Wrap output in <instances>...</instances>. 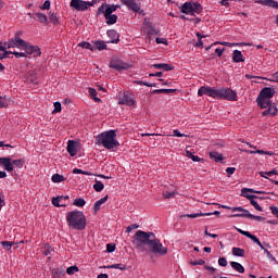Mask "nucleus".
Here are the masks:
<instances>
[{"label":"nucleus","mask_w":278,"mask_h":278,"mask_svg":"<svg viewBox=\"0 0 278 278\" xmlns=\"http://www.w3.org/2000/svg\"><path fill=\"white\" fill-rule=\"evenodd\" d=\"M132 244L140 253H153L154 255H166L168 249L165 248L155 233L144 230H138L134 235Z\"/></svg>","instance_id":"nucleus-1"},{"label":"nucleus","mask_w":278,"mask_h":278,"mask_svg":"<svg viewBox=\"0 0 278 278\" xmlns=\"http://www.w3.org/2000/svg\"><path fill=\"white\" fill-rule=\"evenodd\" d=\"M203 94L220 101H238V93H236L231 88L202 86L198 90V97H203Z\"/></svg>","instance_id":"nucleus-2"},{"label":"nucleus","mask_w":278,"mask_h":278,"mask_svg":"<svg viewBox=\"0 0 278 278\" xmlns=\"http://www.w3.org/2000/svg\"><path fill=\"white\" fill-rule=\"evenodd\" d=\"M96 144L99 147H104V149H108L109 151L118 149V147H121V143L116 139V130H108L98 135L96 137Z\"/></svg>","instance_id":"nucleus-3"},{"label":"nucleus","mask_w":278,"mask_h":278,"mask_svg":"<svg viewBox=\"0 0 278 278\" xmlns=\"http://www.w3.org/2000/svg\"><path fill=\"white\" fill-rule=\"evenodd\" d=\"M67 226L75 231H84L87 227L86 215L81 211H71L66 214Z\"/></svg>","instance_id":"nucleus-4"},{"label":"nucleus","mask_w":278,"mask_h":278,"mask_svg":"<svg viewBox=\"0 0 278 278\" xmlns=\"http://www.w3.org/2000/svg\"><path fill=\"white\" fill-rule=\"evenodd\" d=\"M97 3H101V0H92V1H84V0H72L71 8L77 10V12H86L88 8H92L97 5Z\"/></svg>","instance_id":"nucleus-5"},{"label":"nucleus","mask_w":278,"mask_h":278,"mask_svg":"<svg viewBox=\"0 0 278 278\" xmlns=\"http://www.w3.org/2000/svg\"><path fill=\"white\" fill-rule=\"evenodd\" d=\"M121 3L123 5H126L128 10H131L132 12H136L138 14H142L144 16V10H142V3L140 0H121Z\"/></svg>","instance_id":"nucleus-6"},{"label":"nucleus","mask_w":278,"mask_h":278,"mask_svg":"<svg viewBox=\"0 0 278 278\" xmlns=\"http://www.w3.org/2000/svg\"><path fill=\"white\" fill-rule=\"evenodd\" d=\"M26 43H27V41L21 39V37H18V33H17L5 45H7L8 49H22L23 50L25 48Z\"/></svg>","instance_id":"nucleus-7"},{"label":"nucleus","mask_w":278,"mask_h":278,"mask_svg":"<svg viewBox=\"0 0 278 278\" xmlns=\"http://www.w3.org/2000/svg\"><path fill=\"white\" fill-rule=\"evenodd\" d=\"M110 68H114L115 71H129L131 68V65L128 63L124 62L121 59H112L110 62Z\"/></svg>","instance_id":"nucleus-8"},{"label":"nucleus","mask_w":278,"mask_h":278,"mask_svg":"<svg viewBox=\"0 0 278 278\" xmlns=\"http://www.w3.org/2000/svg\"><path fill=\"white\" fill-rule=\"evenodd\" d=\"M23 51H25L27 58H29V55H34V58H38L39 55L42 54V52H40V48H38V46H31L29 43H25Z\"/></svg>","instance_id":"nucleus-9"},{"label":"nucleus","mask_w":278,"mask_h":278,"mask_svg":"<svg viewBox=\"0 0 278 278\" xmlns=\"http://www.w3.org/2000/svg\"><path fill=\"white\" fill-rule=\"evenodd\" d=\"M0 166H2L7 173H12V170H14L11 157H0Z\"/></svg>","instance_id":"nucleus-10"},{"label":"nucleus","mask_w":278,"mask_h":278,"mask_svg":"<svg viewBox=\"0 0 278 278\" xmlns=\"http://www.w3.org/2000/svg\"><path fill=\"white\" fill-rule=\"evenodd\" d=\"M26 83L31 86H38V74L34 71H29L26 76Z\"/></svg>","instance_id":"nucleus-11"},{"label":"nucleus","mask_w":278,"mask_h":278,"mask_svg":"<svg viewBox=\"0 0 278 278\" xmlns=\"http://www.w3.org/2000/svg\"><path fill=\"white\" fill-rule=\"evenodd\" d=\"M257 105H260L261 110H266L268 105H273V102H270V98H264L258 96L256 99Z\"/></svg>","instance_id":"nucleus-12"},{"label":"nucleus","mask_w":278,"mask_h":278,"mask_svg":"<svg viewBox=\"0 0 278 278\" xmlns=\"http://www.w3.org/2000/svg\"><path fill=\"white\" fill-rule=\"evenodd\" d=\"M103 14L105 16H111L113 14L112 9L110 8V4L103 3L97 11V15Z\"/></svg>","instance_id":"nucleus-13"},{"label":"nucleus","mask_w":278,"mask_h":278,"mask_svg":"<svg viewBox=\"0 0 278 278\" xmlns=\"http://www.w3.org/2000/svg\"><path fill=\"white\" fill-rule=\"evenodd\" d=\"M119 104L128 105L129 108H131V105H136V100H134V98H131V96H129V94H124L119 99Z\"/></svg>","instance_id":"nucleus-14"},{"label":"nucleus","mask_w":278,"mask_h":278,"mask_svg":"<svg viewBox=\"0 0 278 278\" xmlns=\"http://www.w3.org/2000/svg\"><path fill=\"white\" fill-rule=\"evenodd\" d=\"M258 97H263L265 99H273V97H275V89L270 87H265L261 90Z\"/></svg>","instance_id":"nucleus-15"},{"label":"nucleus","mask_w":278,"mask_h":278,"mask_svg":"<svg viewBox=\"0 0 278 278\" xmlns=\"http://www.w3.org/2000/svg\"><path fill=\"white\" fill-rule=\"evenodd\" d=\"M151 68H156V71H175V66L168 64V63H157L151 65Z\"/></svg>","instance_id":"nucleus-16"},{"label":"nucleus","mask_w":278,"mask_h":278,"mask_svg":"<svg viewBox=\"0 0 278 278\" xmlns=\"http://www.w3.org/2000/svg\"><path fill=\"white\" fill-rule=\"evenodd\" d=\"M187 218H200V216H220L219 211H215L213 213H192L185 215Z\"/></svg>","instance_id":"nucleus-17"},{"label":"nucleus","mask_w":278,"mask_h":278,"mask_svg":"<svg viewBox=\"0 0 278 278\" xmlns=\"http://www.w3.org/2000/svg\"><path fill=\"white\" fill-rule=\"evenodd\" d=\"M277 105L269 104L265 111H263L262 116H277Z\"/></svg>","instance_id":"nucleus-18"},{"label":"nucleus","mask_w":278,"mask_h":278,"mask_svg":"<svg viewBox=\"0 0 278 278\" xmlns=\"http://www.w3.org/2000/svg\"><path fill=\"white\" fill-rule=\"evenodd\" d=\"M106 35L109 38H111V40H109L108 42L112 45H118L119 42L118 33L115 29L108 30Z\"/></svg>","instance_id":"nucleus-19"},{"label":"nucleus","mask_w":278,"mask_h":278,"mask_svg":"<svg viewBox=\"0 0 278 278\" xmlns=\"http://www.w3.org/2000/svg\"><path fill=\"white\" fill-rule=\"evenodd\" d=\"M247 199L250 201L251 205L254 207V210H257V212H262V206L255 201V199L264 200V198H260L257 195H247Z\"/></svg>","instance_id":"nucleus-20"},{"label":"nucleus","mask_w":278,"mask_h":278,"mask_svg":"<svg viewBox=\"0 0 278 278\" xmlns=\"http://www.w3.org/2000/svg\"><path fill=\"white\" fill-rule=\"evenodd\" d=\"M232 62H235V64H239V62H244V55L242 54V51L235 50L232 52Z\"/></svg>","instance_id":"nucleus-21"},{"label":"nucleus","mask_w":278,"mask_h":278,"mask_svg":"<svg viewBox=\"0 0 278 278\" xmlns=\"http://www.w3.org/2000/svg\"><path fill=\"white\" fill-rule=\"evenodd\" d=\"M67 153H70L71 157H75V155H77V149L75 148L74 140H70L67 142Z\"/></svg>","instance_id":"nucleus-22"},{"label":"nucleus","mask_w":278,"mask_h":278,"mask_svg":"<svg viewBox=\"0 0 278 278\" xmlns=\"http://www.w3.org/2000/svg\"><path fill=\"white\" fill-rule=\"evenodd\" d=\"M181 12L182 14H189L190 16H192V2H185L181 5Z\"/></svg>","instance_id":"nucleus-23"},{"label":"nucleus","mask_w":278,"mask_h":278,"mask_svg":"<svg viewBox=\"0 0 278 278\" xmlns=\"http://www.w3.org/2000/svg\"><path fill=\"white\" fill-rule=\"evenodd\" d=\"M108 199L109 197L105 195L104 198H101L100 200H98L94 205H93V211L97 214V212H99V210H101V206L103 205V203H108Z\"/></svg>","instance_id":"nucleus-24"},{"label":"nucleus","mask_w":278,"mask_h":278,"mask_svg":"<svg viewBox=\"0 0 278 278\" xmlns=\"http://www.w3.org/2000/svg\"><path fill=\"white\" fill-rule=\"evenodd\" d=\"M256 3L268 5L269 8H278V2L275 0H254Z\"/></svg>","instance_id":"nucleus-25"},{"label":"nucleus","mask_w":278,"mask_h":278,"mask_svg":"<svg viewBox=\"0 0 278 278\" xmlns=\"http://www.w3.org/2000/svg\"><path fill=\"white\" fill-rule=\"evenodd\" d=\"M173 92H177V89H154L152 94H173Z\"/></svg>","instance_id":"nucleus-26"},{"label":"nucleus","mask_w":278,"mask_h":278,"mask_svg":"<svg viewBox=\"0 0 278 278\" xmlns=\"http://www.w3.org/2000/svg\"><path fill=\"white\" fill-rule=\"evenodd\" d=\"M186 157H189V160H192V162H202V164L205 162L204 159L193 155L190 150H186Z\"/></svg>","instance_id":"nucleus-27"},{"label":"nucleus","mask_w":278,"mask_h":278,"mask_svg":"<svg viewBox=\"0 0 278 278\" xmlns=\"http://www.w3.org/2000/svg\"><path fill=\"white\" fill-rule=\"evenodd\" d=\"M230 266L233 268V270H237V273L244 274V266L238 262H230Z\"/></svg>","instance_id":"nucleus-28"},{"label":"nucleus","mask_w":278,"mask_h":278,"mask_svg":"<svg viewBox=\"0 0 278 278\" xmlns=\"http://www.w3.org/2000/svg\"><path fill=\"white\" fill-rule=\"evenodd\" d=\"M201 12H203V7H201V3L192 2V16H194V14H201Z\"/></svg>","instance_id":"nucleus-29"},{"label":"nucleus","mask_w":278,"mask_h":278,"mask_svg":"<svg viewBox=\"0 0 278 278\" xmlns=\"http://www.w3.org/2000/svg\"><path fill=\"white\" fill-rule=\"evenodd\" d=\"M208 155L214 162H223L224 160L223 155L216 151L210 152Z\"/></svg>","instance_id":"nucleus-30"},{"label":"nucleus","mask_w":278,"mask_h":278,"mask_svg":"<svg viewBox=\"0 0 278 278\" xmlns=\"http://www.w3.org/2000/svg\"><path fill=\"white\" fill-rule=\"evenodd\" d=\"M51 181H53V184H62V181H66V178L63 175L54 174L51 177Z\"/></svg>","instance_id":"nucleus-31"},{"label":"nucleus","mask_w":278,"mask_h":278,"mask_svg":"<svg viewBox=\"0 0 278 278\" xmlns=\"http://www.w3.org/2000/svg\"><path fill=\"white\" fill-rule=\"evenodd\" d=\"M251 215H252L251 212L244 208L242 213L231 215L230 218H249V216Z\"/></svg>","instance_id":"nucleus-32"},{"label":"nucleus","mask_w":278,"mask_h":278,"mask_svg":"<svg viewBox=\"0 0 278 278\" xmlns=\"http://www.w3.org/2000/svg\"><path fill=\"white\" fill-rule=\"evenodd\" d=\"M94 48L98 49V51H103L108 49V45H105V41L103 40H98L93 42Z\"/></svg>","instance_id":"nucleus-33"},{"label":"nucleus","mask_w":278,"mask_h":278,"mask_svg":"<svg viewBox=\"0 0 278 278\" xmlns=\"http://www.w3.org/2000/svg\"><path fill=\"white\" fill-rule=\"evenodd\" d=\"M104 18L106 20V25H115L116 21H118V16H116V14L104 16Z\"/></svg>","instance_id":"nucleus-34"},{"label":"nucleus","mask_w":278,"mask_h":278,"mask_svg":"<svg viewBox=\"0 0 278 278\" xmlns=\"http://www.w3.org/2000/svg\"><path fill=\"white\" fill-rule=\"evenodd\" d=\"M232 255H235L236 257H244V249L232 248Z\"/></svg>","instance_id":"nucleus-35"},{"label":"nucleus","mask_w":278,"mask_h":278,"mask_svg":"<svg viewBox=\"0 0 278 278\" xmlns=\"http://www.w3.org/2000/svg\"><path fill=\"white\" fill-rule=\"evenodd\" d=\"M62 203V198L56 197V198H52V205H54V207H66V204H60Z\"/></svg>","instance_id":"nucleus-36"},{"label":"nucleus","mask_w":278,"mask_h":278,"mask_svg":"<svg viewBox=\"0 0 278 278\" xmlns=\"http://www.w3.org/2000/svg\"><path fill=\"white\" fill-rule=\"evenodd\" d=\"M103 188H105V185H103L101 180H96V184L93 185V190H96V192H102Z\"/></svg>","instance_id":"nucleus-37"},{"label":"nucleus","mask_w":278,"mask_h":278,"mask_svg":"<svg viewBox=\"0 0 278 278\" xmlns=\"http://www.w3.org/2000/svg\"><path fill=\"white\" fill-rule=\"evenodd\" d=\"M89 94L96 101V103H101V99L97 98V89L94 88H89Z\"/></svg>","instance_id":"nucleus-38"},{"label":"nucleus","mask_w":278,"mask_h":278,"mask_svg":"<svg viewBox=\"0 0 278 278\" xmlns=\"http://www.w3.org/2000/svg\"><path fill=\"white\" fill-rule=\"evenodd\" d=\"M35 16L38 18L39 23H47V21H49V18L47 17V14L45 13H35Z\"/></svg>","instance_id":"nucleus-39"},{"label":"nucleus","mask_w":278,"mask_h":278,"mask_svg":"<svg viewBox=\"0 0 278 278\" xmlns=\"http://www.w3.org/2000/svg\"><path fill=\"white\" fill-rule=\"evenodd\" d=\"M73 205L76 207H84V205H86V200H84V198H77L74 200Z\"/></svg>","instance_id":"nucleus-40"},{"label":"nucleus","mask_w":278,"mask_h":278,"mask_svg":"<svg viewBox=\"0 0 278 278\" xmlns=\"http://www.w3.org/2000/svg\"><path fill=\"white\" fill-rule=\"evenodd\" d=\"M243 194H247V192H252V194H266V191H257L255 189L250 188H242Z\"/></svg>","instance_id":"nucleus-41"},{"label":"nucleus","mask_w":278,"mask_h":278,"mask_svg":"<svg viewBox=\"0 0 278 278\" xmlns=\"http://www.w3.org/2000/svg\"><path fill=\"white\" fill-rule=\"evenodd\" d=\"M78 47H81V49H88L89 51H94V48L88 41H83V42L78 43Z\"/></svg>","instance_id":"nucleus-42"},{"label":"nucleus","mask_w":278,"mask_h":278,"mask_svg":"<svg viewBox=\"0 0 278 278\" xmlns=\"http://www.w3.org/2000/svg\"><path fill=\"white\" fill-rule=\"evenodd\" d=\"M248 238H250V240H252V242H254V244H257V247H260L261 249H264V245L262 244L260 239H257V237H255V235L250 233V236Z\"/></svg>","instance_id":"nucleus-43"},{"label":"nucleus","mask_w":278,"mask_h":278,"mask_svg":"<svg viewBox=\"0 0 278 278\" xmlns=\"http://www.w3.org/2000/svg\"><path fill=\"white\" fill-rule=\"evenodd\" d=\"M13 167L16 166L17 168H23L25 165V160L20 159V160H12Z\"/></svg>","instance_id":"nucleus-44"},{"label":"nucleus","mask_w":278,"mask_h":278,"mask_svg":"<svg viewBox=\"0 0 278 278\" xmlns=\"http://www.w3.org/2000/svg\"><path fill=\"white\" fill-rule=\"evenodd\" d=\"M135 84H137V86H147L148 88H155L157 86L156 84L146 83L142 80H136Z\"/></svg>","instance_id":"nucleus-45"},{"label":"nucleus","mask_w":278,"mask_h":278,"mask_svg":"<svg viewBox=\"0 0 278 278\" xmlns=\"http://www.w3.org/2000/svg\"><path fill=\"white\" fill-rule=\"evenodd\" d=\"M250 153H258V155H275V152L264 150L250 151Z\"/></svg>","instance_id":"nucleus-46"},{"label":"nucleus","mask_w":278,"mask_h":278,"mask_svg":"<svg viewBox=\"0 0 278 278\" xmlns=\"http://www.w3.org/2000/svg\"><path fill=\"white\" fill-rule=\"evenodd\" d=\"M175 194H177L175 191H163V199H175Z\"/></svg>","instance_id":"nucleus-47"},{"label":"nucleus","mask_w":278,"mask_h":278,"mask_svg":"<svg viewBox=\"0 0 278 278\" xmlns=\"http://www.w3.org/2000/svg\"><path fill=\"white\" fill-rule=\"evenodd\" d=\"M108 268H116L117 270H127V266L123 264L109 265Z\"/></svg>","instance_id":"nucleus-48"},{"label":"nucleus","mask_w":278,"mask_h":278,"mask_svg":"<svg viewBox=\"0 0 278 278\" xmlns=\"http://www.w3.org/2000/svg\"><path fill=\"white\" fill-rule=\"evenodd\" d=\"M1 245L3 247V249H5L7 251H11L12 247H14L13 242L10 241H2Z\"/></svg>","instance_id":"nucleus-49"},{"label":"nucleus","mask_w":278,"mask_h":278,"mask_svg":"<svg viewBox=\"0 0 278 278\" xmlns=\"http://www.w3.org/2000/svg\"><path fill=\"white\" fill-rule=\"evenodd\" d=\"M147 33L149 34V36H157L159 34V31L153 26H148Z\"/></svg>","instance_id":"nucleus-50"},{"label":"nucleus","mask_w":278,"mask_h":278,"mask_svg":"<svg viewBox=\"0 0 278 278\" xmlns=\"http://www.w3.org/2000/svg\"><path fill=\"white\" fill-rule=\"evenodd\" d=\"M5 207V195L3 194V191H0V212Z\"/></svg>","instance_id":"nucleus-51"},{"label":"nucleus","mask_w":278,"mask_h":278,"mask_svg":"<svg viewBox=\"0 0 278 278\" xmlns=\"http://www.w3.org/2000/svg\"><path fill=\"white\" fill-rule=\"evenodd\" d=\"M79 268L77 266H71L66 269L67 275H75V273H78Z\"/></svg>","instance_id":"nucleus-52"},{"label":"nucleus","mask_w":278,"mask_h":278,"mask_svg":"<svg viewBox=\"0 0 278 278\" xmlns=\"http://www.w3.org/2000/svg\"><path fill=\"white\" fill-rule=\"evenodd\" d=\"M116 251V244L108 243L106 244V253H114Z\"/></svg>","instance_id":"nucleus-53"},{"label":"nucleus","mask_w":278,"mask_h":278,"mask_svg":"<svg viewBox=\"0 0 278 278\" xmlns=\"http://www.w3.org/2000/svg\"><path fill=\"white\" fill-rule=\"evenodd\" d=\"M51 245L49 244V243H46L45 245H43V255H51Z\"/></svg>","instance_id":"nucleus-54"},{"label":"nucleus","mask_w":278,"mask_h":278,"mask_svg":"<svg viewBox=\"0 0 278 278\" xmlns=\"http://www.w3.org/2000/svg\"><path fill=\"white\" fill-rule=\"evenodd\" d=\"M49 18L51 23H53L54 25H58V23H60V21L58 20V15H55V13H50Z\"/></svg>","instance_id":"nucleus-55"},{"label":"nucleus","mask_w":278,"mask_h":278,"mask_svg":"<svg viewBox=\"0 0 278 278\" xmlns=\"http://www.w3.org/2000/svg\"><path fill=\"white\" fill-rule=\"evenodd\" d=\"M190 264L191 266H204L205 261L200 258L198 261H191Z\"/></svg>","instance_id":"nucleus-56"},{"label":"nucleus","mask_w":278,"mask_h":278,"mask_svg":"<svg viewBox=\"0 0 278 278\" xmlns=\"http://www.w3.org/2000/svg\"><path fill=\"white\" fill-rule=\"evenodd\" d=\"M3 53H0V62L1 60H5V58H10V55H12V51H2Z\"/></svg>","instance_id":"nucleus-57"},{"label":"nucleus","mask_w":278,"mask_h":278,"mask_svg":"<svg viewBox=\"0 0 278 278\" xmlns=\"http://www.w3.org/2000/svg\"><path fill=\"white\" fill-rule=\"evenodd\" d=\"M249 218H252V220H257L258 223H262L264 220H266V218L258 216V215H249Z\"/></svg>","instance_id":"nucleus-58"},{"label":"nucleus","mask_w":278,"mask_h":278,"mask_svg":"<svg viewBox=\"0 0 278 278\" xmlns=\"http://www.w3.org/2000/svg\"><path fill=\"white\" fill-rule=\"evenodd\" d=\"M52 277L60 278L62 277V271L58 268L51 270Z\"/></svg>","instance_id":"nucleus-59"},{"label":"nucleus","mask_w":278,"mask_h":278,"mask_svg":"<svg viewBox=\"0 0 278 278\" xmlns=\"http://www.w3.org/2000/svg\"><path fill=\"white\" fill-rule=\"evenodd\" d=\"M56 112H62V103L60 102H54L53 114H55Z\"/></svg>","instance_id":"nucleus-60"},{"label":"nucleus","mask_w":278,"mask_h":278,"mask_svg":"<svg viewBox=\"0 0 278 278\" xmlns=\"http://www.w3.org/2000/svg\"><path fill=\"white\" fill-rule=\"evenodd\" d=\"M12 55H15V58L20 59V58H27V53L26 52H12Z\"/></svg>","instance_id":"nucleus-61"},{"label":"nucleus","mask_w":278,"mask_h":278,"mask_svg":"<svg viewBox=\"0 0 278 278\" xmlns=\"http://www.w3.org/2000/svg\"><path fill=\"white\" fill-rule=\"evenodd\" d=\"M41 10H51V1L46 0L43 5L41 7Z\"/></svg>","instance_id":"nucleus-62"},{"label":"nucleus","mask_w":278,"mask_h":278,"mask_svg":"<svg viewBox=\"0 0 278 278\" xmlns=\"http://www.w3.org/2000/svg\"><path fill=\"white\" fill-rule=\"evenodd\" d=\"M218 265H219V266H223V267H226V266H227V258H225V257H219V258H218Z\"/></svg>","instance_id":"nucleus-63"},{"label":"nucleus","mask_w":278,"mask_h":278,"mask_svg":"<svg viewBox=\"0 0 278 278\" xmlns=\"http://www.w3.org/2000/svg\"><path fill=\"white\" fill-rule=\"evenodd\" d=\"M271 214L278 218V207L277 206H270L269 207Z\"/></svg>","instance_id":"nucleus-64"}]
</instances>
